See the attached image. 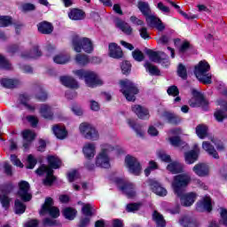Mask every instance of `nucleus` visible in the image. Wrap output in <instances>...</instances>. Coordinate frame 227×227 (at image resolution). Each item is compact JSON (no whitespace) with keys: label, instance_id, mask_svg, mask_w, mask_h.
I'll list each match as a JSON object with an SVG mask.
<instances>
[{"label":"nucleus","instance_id":"nucleus-46","mask_svg":"<svg viewBox=\"0 0 227 227\" xmlns=\"http://www.w3.org/2000/svg\"><path fill=\"white\" fill-rule=\"evenodd\" d=\"M15 214H24L26 212V205L22 201L16 200L14 204Z\"/></svg>","mask_w":227,"mask_h":227},{"label":"nucleus","instance_id":"nucleus-43","mask_svg":"<svg viewBox=\"0 0 227 227\" xmlns=\"http://www.w3.org/2000/svg\"><path fill=\"white\" fill-rule=\"evenodd\" d=\"M13 24V19L11 16H1L0 17V27H8Z\"/></svg>","mask_w":227,"mask_h":227},{"label":"nucleus","instance_id":"nucleus-18","mask_svg":"<svg viewBox=\"0 0 227 227\" xmlns=\"http://www.w3.org/2000/svg\"><path fill=\"white\" fill-rule=\"evenodd\" d=\"M131 111L137 114L140 120H148L150 118V113L148 109L141 106L140 105H134L131 106Z\"/></svg>","mask_w":227,"mask_h":227},{"label":"nucleus","instance_id":"nucleus-13","mask_svg":"<svg viewBox=\"0 0 227 227\" xmlns=\"http://www.w3.org/2000/svg\"><path fill=\"white\" fill-rule=\"evenodd\" d=\"M18 196L21 198L22 201H31L33 195H31V186L29 185V183H27V181H20L18 184Z\"/></svg>","mask_w":227,"mask_h":227},{"label":"nucleus","instance_id":"nucleus-62","mask_svg":"<svg viewBox=\"0 0 227 227\" xmlns=\"http://www.w3.org/2000/svg\"><path fill=\"white\" fill-rule=\"evenodd\" d=\"M43 226H56L58 224V221L52 218H44L43 220Z\"/></svg>","mask_w":227,"mask_h":227},{"label":"nucleus","instance_id":"nucleus-55","mask_svg":"<svg viewBox=\"0 0 227 227\" xmlns=\"http://www.w3.org/2000/svg\"><path fill=\"white\" fill-rule=\"evenodd\" d=\"M170 145H172V146H182V145H184V142L180 139V137H172L168 138Z\"/></svg>","mask_w":227,"mask_h":227},{"label":"nucleus","instance_id":"nucleus-5","mask_svg":"<svg viewBox=\"0 0 227 227\" xmlns=\"http://www.w3.org/2000/svg\"><path fill=\"white\" fill-rule=\"evenodd\" d=\"M121 92L128 102L136 101V95L139 93V89L130 80H121L120 82Z\"/></svg>","mask_w":227,"mask_h":227},{"label":"nucleus","instance_id":"nucleus-17","mask_svg":"<svg viewBox=\"0 0 227 227\" xmlns=\"http://www.w3.org/2000/svg\"><path fill=\"white\" fill-rule=\"evenodd\" d=\"M177 198H180L181 205H183V207H191L194 204V201H196L198 194L196 192H188L184 194L183 192L181 196H177Z\"/></svg>","mask_w":227,"mask_h":227},{"label":"nucleus","instance_id":"nucleus-30","mask_svg":"<svg viewBox=\"0 0 227 227\" xmlns=\"http://www.w3.org/2000/svg\"><path fill=\"white\" fill-rule=\"evenodd\" d=\"M167 169L173 175H176L177 173H182L184 166L178 161H173L167 166Z\"/></svg>","mask_w":227,"mask_h":227},{"label":"nucleus","instance_id":"nucleus-23","mask_svg":"<svg viewBox=\"0 0 227 227\" xmlns=\"http://www.w3.org/2000/svg\"><path fill=\"white\" fill-rule=\"evenodd\" d=\"M127 123L130 129H132L138 137H145V129L141 124L136 122L134 119H128Z\"/></svg>","mask_w":227,"mask_h":227},{"label":"nucleus","instance_id":"nucleus-35","mask_svg":"<svg viewBox=\"0 0 227 227\" xmlns=\"http://www.w3.org/2000/svg\"><path fill=\"white\" fill-rule=\"evenodd\" d=\"M151 189H153V192L158 196H166V194H168V191L164 187H161L160 184L158 182H153Z\"/></svg>","mask_w":227,"mask_h":227},{"label":"nucleus","instance_id":"nucleus-4","mask_svg":"<svg viewBox=\"0 0 227 227\" xmlns=\"http://www.w3.org/2000/svg\"><path fill=\"white\" fill-rule=\"evenodd\" d=\"M114 150V146L109 144H104L101 145V152L96 157L97 168H104L109 169L111 168V158H109V153Z\"/></svg>","mask_w":227,"mask_h":227},{"label":"nucleus","instance_id":"nucleus-64","mask_svg":"<svg viewBox=\"0 0 227 227\" xmlns=\"http://www.w3.org/2000/svg\"><path fill=\"white\" fill-rule=\"evenodd\" d=\"M215 117L217 121H223V120L226 118V114H224V112L223 110H218L215 113Z\"/></svg>","mask_w":227,"mask_h":227},{"label":"nucleus","instance_id":"nucleus-36","mask_svg":"<svg viewBox=\"0 0 227 227\" xmlns=\"http://www.w3.org/2000/svg\"><path fill=\"white\" fill-rule=\"evenodd\" d=\"M153 221L156 223L157 227H166V220H164V216L158 211H153Z\"/></svg>","mask_w":227,"mask_h":227},{"label":"nucleus","instance_id":"nucleus-56","mask_svg":"<svg viewBox=\"0 0 227 227\" xmlns=\"http://www.w3.org/2000/svg\"><path fill=\"white\" fill-rule=\"evenodd\" d=\"M132 56L135 61H143L145 59V55L143 54V51L139 50H135L132 51Z\"/></svg>","mask_w":227,"mask_h":227},{"label":"nucleus","instance_id":"nucleus-61","mask_svg":"<svg viewBox=\"0 0 227 227\" xmlns=\"http://www.w3.org/2000/svg\"><path fill=\"white\" fill-rule=\"evenodd\" d=\"M157 8H158V10H160V12H161L162 13H165L166 15H168V13H170V12H171L169 7L164 5V4H162V2L158 3Z\"/></svg>","mask_w":227,"mask_h":227},{"label":"nucleus","instance_id":"nucleus-27","mask_svg":"<svg viewBox=\"0 0 227 227\" xmlns=\"http://www.w3.org/2000/svg\"><path fill=\"white\" fill-rule=\"evenodd\" d=\"M39 113L43 118H45L46 120H52L53 113H52V107L49 105L43 104L41 105Z\"/></svg>","mask_w":227,"mask_h":227},{"label":"nucleus","instance_id":"nucleus-16","mask_svg":"<svg viewBox=\"0 0 227 227\" xmlns=\"http://www.w3.org/2000/svg\"><path fill=\"white\" fill-rule=\"evenodd\" d=\"M145 20H146L147 26H149V27H156V29H158V31H164V29L166 27H164V24H162V21L160 20V19L157 18V16H155L152 13L145 16Z\"/></svg>","mask_w":227,"mask_h":227},{"label":"nucleus","instance_id":"nucleus-8","mask_svg":"<svg viewBox=\"0 0 227 227\" xmlns=\"http://www.w3.org/2000/svg\"><path fill=\"white\" fill-rule=\"evenodd\" d=\"M80 134L85 138L90 141L98 140V131L93 125L89 122H82L79 126Z\"/></svg>","mask_w":227,"mask_h":227},{"label":"nucleus","instance_id":"nucleus-42","mask_svg":"<svg viewBox=\"0 0 227 227\" xmlns=\"http://www.w3.org/2000/svg\"><path fill=\"white\" fill-rule=\"evenodd\" d=\"M63 215H64V217H66V219H69V221H73V219H75V215H77V210L72 207H67L64 209Z\"/></svg>","mask_w":227,"mask_h":227},{"label":"nucleus","instance_id":"nucleus-59","mask_svg":"<svg viewBox=\"0 0 227 227\" xmlns=\"http://www.w3.org/2000/svg\"><path fill=\"white\" fill-rule=\"evenodd\" d=\"M132 65L129 61H123L121 65V68L122 70V74H130V68Z\"/></svg>","mask_w":227,"mask_h":227},{"label":"nucleus","instance_id":"nucleus-49","mask_svg":"<svg viewBox=\"0 0 227 227\" xmlns=\"http://www.w3.org/2000/svg\"><path fill=\"white\" fill-rule=\"evenodd\" d=\"M20 101L21 102V104H23V106L27 107V109H29L30 111H35V106H30V105L27 104V102L29 101V96L20 95Z\"/></svg>","mask_w":227,"mask_h":227},{"label":"nucleus","instance_id":"nucleus-7","mask_svg":"<svg viewBox=\"0 0 227 227\" xmlns=\"http://www.w3.org/2000/svg\"><path fill=\"white\" fill-rule=\"evenodd\" d=\"M191 184V175L189 174H181L174 176L172 182V188L174 189L175 194L176 196H182L184 189Z\"/></svg>","mask_w":227,"mask_h":227},{"label":"nucleus","instance_id":"nucleus-22","mask_svg":"<svg viewBox=\"0 0 227 227\" xmlns=\"http://www.w3.org/2000/svg\"><path fill=\"white\" fill-rule=\"evenodd\" d=\"M83 155L86 159H93L97 153V146L93 143H86L82 148Z\"/></svg>","mask_w":227,"mask_h":227},{"label":"nucleus","instance_id":"nucleus-29","mask_svg":"<svg viewBox=\"0 0 227 227\" xmlns=\"http://www.w3.org/2000/svg\"><path fill=\"white\" fill-rule=\"evenodd\" d=\"M179 224L184 227H198V221L191 216H183L179 220Z\"/></svg>","mask_w":227,"mask_h":227},{"label":"nucleus","instance_id":"nucleus-3","mask_svg":"<svg viewBox=\"0 0 227 227\" xmlns=\"http://www.w3.org/2000/svg\"><path fill=\"white\" fill-rule=\"evenodd\" d=\"M210 72V64L206 60H201L195 66L194 74L202 84H212V74Z\"/></svg>","mask_w":227,"mask_h":227},{"label":"nucleus","instance_id":"nucleus-14","mask_svg":"<svg viewBox=\"0 0 227 227\" xmlns=\"http://www.w3.org/2000/svg\"><path fill=\"white\" fill-rule=\"evenodd\" d=\"M125 164L132 175H140L141 174V164L136 157L126 156Z\"/></svg>","mask_w":227,"mask_h":227},{"label":"nucleus","instance_id":"nucleus-37","mask_svg":"<svg viewBox=\"0 0 227 227\" xmlns=\"http://www.w3.org/2000/svg\"><path fill=\"white\" fill-rule=\"evenodd\" d=\"M184 159L186 164H194L196 160H198V152L192 150L188 153H185Z\"/></svg>","mask_w":227,"mask_h":227},{"label":"nucleus","instance_id":"nucleus-48","mask_svg":"<svg viewBox=\"0 0 227 227\" xmlns=\"http://www.w3.org/2000/svg\"><path fill=\"white\" fill-rule=\"evenodd\" d=\"M14 186L12 184H7L0 186V192L1 194L8 195L12 191H13Z\"/></svg>","mask_w":227,"mask_h":227},{"label":"nucleus","instance_id":"nucleus-12","mask_svg":"<svg viewBox=\"0 0 227 227\" xmlns=\"http://www.w3.org/2000/svg\"><path fill=\"white\" fill-rule=\"evenodd\" d=\"M119 189L128 196V198H134L136 196V186L134 184L126 181L122 178H117L115 180Z\"/></svg>","mask_w":227,"mask_h":227},{"label":"nucleus","instance_id":"nucleus-53","mask_svg":"<svg viewBox=\"0 0 227 227\" xmlns=\"http://www.w3.org/2000/svg\"><path fill=\"white\" fill-rule=\"evenodd\" d=\"M27 169H33L36 166L37 160L35 159V156L33 154H29L27 159Z\"/></svg>","mask_w":227,"mask_h":227},{"label":"nucleus","instance_id":"nucleus-52","mask_svg":"<svg viewBox=\"0 0 227 227\" xmlns=\"http://www.w3.org/2000/svg\"><path fill=\"white\" fill-rule=\"evenodd\" d=\"M93 207L90 204H84L82 212L83 215H86V217H91L93 215V212L91 211Z\"/></svg>","mask_w":227,"mask_h":227},{"label":"nucleus","instance_id":"nucleus-54","mask_svg":"<svg viewBox=\"0 0 227 227\" xmlns=\"http://www.w3.org/2000/svg\"><path fill=\"white\" fill-rule=\"evenodd\" d=\"M141 208V203H129L126 206L127 212H137Z\"/></svg>","mask_w":227,"mask_h":227},{"label":"nucleus","instance_id":"nucleus-58","mask_svg":"<svg viewBox=\"0 0 227 227\" xmlns=\"http://www.w3.org/2000/svg\"><path fill=\"white\" fill-rule=\"evenodd\" d=\"M0 202L4 208H8L10 207V198L7 195L0 194Z\"/></svg>","mask_w":227,"mask_h":227},{"label":"nucleus","instance_id":"nucleus-39","mask_svg":"<svg viewBox=\"0 0 227 227\" xmlns=\"http://www.w3.org/2000/svg\"><path fill=\"white\" fill-rule=\"evenodd\" d=\"M196 134L200 139H205L208 136V128L203 124H200L196 128Z\"/></svg>","mask_w":227,"mask_h":227},{"label":"nucleus","instance_id":"nucleus-47","mask_svg":"<svg viewBox=\"0 0 227 227\" xmlns=\"http://www.w3.org/2000/svg\"><path fill=\"white\" fill-rule=\"evenodd\" d=\"M0 68L4 70H12V64L3 55L0 54Z\"/></svg>","mask_w":227,"mask_h":227},{"label":"nucleus","instance_id":"nucleus-15","mask_svg":"<svg viewBox=\"0 0 227 227\" xmlns=\"http://www.w3.org/2000/svg\"><path fill=\"white\" fill-rule=\"evenodd\" d=\"M192 95L193 98H192L189 101L191 107H200V106L206 107V106H208V101H207V99H205V98H203L200 92L193 90Z\"/></svg>","mask_w":227,"mask_h":227},{"label":"nucleus","instance_id":"nucleus-9","mask_svg":"<svg viewBox=\"0 0 227 227\" xmlns=\"http://www.w3.org/2000/svg\"><path fill=\"white\" fill-rule=\"evenodd\" d=\"M214 145L215 146H216L217 150H224V145H223V143L215 138H211V142L204 141L202 143V148L205 150V152H207V153H208V155H210L214 159H219V154L217 153V151H215Z\"/></svg>","mask_w":227,"mask_h":227},{"label":"nucleus","instance_id":"nucleus-19","mask_svg":"<svg viewBox=\"0 0 227 227\" xmlns=\"http://www.w3.org/2000/svg\"><path fill=\"white\" fill-rule=\"evenodd\" d=\"M197 210L199 212H211L212 211V200L210 197H206L197 203Z\"/></svg>","mask_w":227,"mask_h":227},{"label":"nucleus","instance_id":"nucleus-57","mask_svg":"<svg viewBox=\"0 0 227 227\" xmlns=\"http://www.w3.org/2000/svg\"><path fill=\"white\" fill-rule=\"evenodd\" d=\"M167 93L172 97H178V95H180L178 87H176L175 85L168 87V89L167 90Z\"/></svg>","mask_w":227,"mask_h":227},{"label":"nucleus","instance_id":"nucleus-26","mask_svg":"<svg viewBox=\"0 0 227 227\" xmlns=\"http://www.w3.org/2000/svg\"><path fill=\"white\" fill-rule=\"evenodd\" d=\"M39 33H42L43 35H51L52 31H54V27H52V24L43 21L37 25Z\"/></svg>","mask_w":227,"mask_h":227},{"label":"nucleus","instance_id":"nucleus-21","mask_svg":"<svg viewBox=\"0 0 227 227\" xmlns=\"http://www.w3.org/2000/svg\"><path fill=\"white\" fill-rule=\"evenodd\" d=\"M109 49V56L110 58H114L115 59H120V58L123 57V51L121 48L118 46L115 43H111L108 46Z\"/></svg>","mask_w":227,"mask_h":227},{"label":"nucleus","instance_id":"nucleus-24","mask_svg":"<svg viewBox=\"0 0 227 227\" xmlns=\"http://www.w3.org/2000/svg\"><path fill=\"white\" fill-rule=\"evenodd\" d=\"M192 169L198 176H208V173H210L208 165L205 163H198L193 167Z\"/></svg>","mask_w":227,"mask_h":227},{"label":"nucleus","instance_id":"nucleus-50","mask_svg":"<svg viewBox=\"0 0 227 227\" xmlns=\"http://www.w3.org/2000/svg\"><path fill=\"white\" fill-rule=\"evenodd\" d=\"M220 224H223V226L227 227V209L226 208H221L220 209Z\"/></svg>","mask_w":227,"mask_h":227},{"label":"nucleus","instance_id":"nucleus-45","mask_svg":"<svg viewBox=\"0 0 227 227\" xmlns=\"http://www.w3.org/2000/svg\"><path fill=\"white\" fill-rule=\"evenodd\" d=\"M0 83L4 86V88H15V86L19 84V82L12 79H2Z\"/></svg>","mask_w":227,"mask_h":227},{"label":"nucleus","instance_id":"nucleus-32","mask_svg":"<svg viewBox=\"0 0 227 227\" xmlns=\"http://www.w3.org/2000/svg\"><path fill=\"white\" fill-rule=\"evenodd\" d=\"M42 56V51L38 50V46L34 47V49L29 52H24L21 54V58L23 59H35L36 58H40Z\"/></svg>","mask_w":227,"mask_h":227},{"label":"nucleus","instance_id":"nucleus-44","mask_svg":"<svg viewBox=\"0 0 227 227\" xmlns=\"http://www.w3.org/2000/svg\"><path fill=\"white\" fill-rule=\"evenodd\" d=\"M75 61L78 65H81L82 67H84L90 63V59L87 55L82 54H77L75 57Z\"/></svg>","mask_w":227,"mask_h":227},{"label":"nucleus","instance_id":"nucleus-28","mask_svg":"<svg viewBox=\"0 0 227 227\" xmlns=\"http://www.w3.org/2000/svg\"><path fill=\"white\" fill-rule=\"evenodd\" d=\"M68 17L71 20H82L86 15L82 10L74 8L70 10Z\"/></svg>","mask_w":227,"mask_h":227},{"label":"nucleus","instance_id":"nucleus-51","mask_svg":"<svg viewBox=\"0 0 227 227\" xmlns=\"http://www.w3.org/2000/svg\"><path fill=\"white\" fill-rule=\"evenodd\" d=\"M177 75L181 77V79H187V69L185 66L183 64H179L177 67Z\"/></svg>","mask_w":227,"mask_h":227},{"label":"nucleus","instance_id":"nucleus-40","mask_svg":"<svg viewBox=\"0 0 227 227\" xmlns=\"http://www.w3.org/2000/svg\"><path fill=\"white\" fill-rule=\"evenodd\" d=\"M117 27H120L122 33H125V35H132V27L128 23H125V21L119 20L116 23Z\"/></svg>","mask_w":227,"mask_h":227},{"label":"nucleus","instance_id":"nucleus-11","mask_svg":"<svg viewBox=\"0 0 227 227\" xmlns=\"http://www.w3.org/2000/svg\"><path fill=\"white\" fill-rule=\"evenodd\" d=\"M45 214H49V215H51V217L53 219L59 217V209L54 207V201L52 200V198H47L40 210L41 215H45Z\"/></svg>","mask_w":227,"mask_h":227},{"label":"nucleus","instance_id":"nucleus-25","mask_svg":"<svg viewBox=\"0 0 227 227\" xmlns=\"http://www.w3.org/2000/svg\"><path fill=\"white\" fill-rule=\"evenodd\" d=\"M60 82L67 88H71L72 90L79 88V83H77V81L70 76L60 77Z\"/></svg>","mask_w":227,"mask_h":227},{"label":"nucleus","instance_id":"nucleus-34","mask_svg":"<svg viewBox=\"0 0 227 227\" xmlns=\"http://www.w3.org/2000/svg\"><path fill=\"white\" fill-rule=\"evenodd\" d=\"M163 116L168 120V123H171L172 125H178V123L182 121L178 115L170 112H164Z\"/></svg>","mask_w":227,"mask_h":227},{"label":"nucleus","instance_id":"nucleus-63","mask_svg":"<svg viewBox=\"0 0 227 227\" xmlns=\"http://www.w3.org/2000/svg\"><path fill=\"white\" fill-rule=\"evenodd\" d=\"M36 98H38V100H41V102H44V100L47 98V92H45V90H40L37 93H36Z\"/></svg>","mask_w":227,"mask_h":227},{"label":"nucleus","instance_id":"nucleus-41","mask_svg":"<svg viewBox=\"0 0 227 227\" xmlns=\"http://www.w3.org/2000/svg\"><path fill=\"white\" fill-rule=\"evenodd\" d=\"M145 68L146 70H148V72H149V74H151V75H160V71L159 70V68L156 66L150 63L149 61L145 62Z\"/></svg>","mask_w":227,"mask_h":227},{"label":"nucleus","instance_id":"nucleus-33","mask_svg":"<svg viewBox=\"0 0 227 227\" xmlns=\"http://www.w3.org/2000/svg\"><path fill=\"white\" fill-rule=\"evenodd\" d=\"M137 6L145 17H147L152 13V9L150 8V4H148V2L139 1Z\"/></svg>","mask_w":227,"mask_h":227},{"label":"nucleus","instance_id":"nucleus-20","mask_svg":"<svg viewBox=\"0 0 227 227\" xmlns=\"http://www.w3.org/2000/svg\"><path fill=\"white\" fill-rule=\"evenodd\" d=\"M22 137L24 139L23 147L25 148V150H27V148L31 146V142H33L35 140V137H36V135L30 129H25L22 132Z\"/></svg>","mask_w":227,"mask_h":227},{"label":"nucleus","instance_id":"nucleus-1","mask_svg":"<svg viewBox=\"0 0 227 227\" xmlns=\"http://www.w3.org/2000/svg\"><path fill=\"white\" fill-rule=\"evenodd\" d=\"M48 163L50 167L47 165H42L35 170V173L39 175V176L46 175V177L43 180V184L52 185L54 180H56V177L54 176V170L52 169H58L59 168H60L61 160L58 157L49 156Z\"/></svg>","mask_w":227,"mask_h":227},{"label":"nucleus","instance_id":"nucleus-38","mask_svg":"<svg viewBox=\"0 0 227 227\" xmlns=\"http://www.w3.org/2000/svg\"><path fill=\"white\" fill-rule=\"evenodd\" d=\"M54 63L57 65H67L70 61V56L68 54L60 53L53 58Z\"/></svg>","mask_w":227,"mask_h":227},{"label":"nucleus","instance_id":"nucleus-6","mask_svg":"<svg viewBox=\"0 0 227 227\" xmlns=\"http://www.w3.org/2000/svg\"><path fill=\"white\" fill-rule=\"evenodd\" d=\"M73 49L75 52L84 51L87 54H91V52H93V43L91 39L88 37H79V35H75L73 37Z\"/></svg>","mask_w":227,"mask_h":227},{"label":"nucleus","instance_id":"nucleus-2","mask_svg":"<svg viewBox=\"0 0 227 227\" xmlns=\"http://www.w3.org/2000/svg\"><path fill=\"white\" fill-rule=\"evenodd\" d=\"M74 74L79 79H85V84L89 88H97V86H102L104 84V81L93 71L80 69L74 71Z\"/></svg>","mask_w":227,"mask_h":227},{"label":"nucleus","instance_id":"nucleus-60","mask_svg":"<svg viewBox=\"0 0 227 227\" xmlns=\"http://www.w3.org/2000/svg\"><path fill=\"white\" fill-rule=\"evenodd\" d=\"M158 157L159 159H160L163 162H171V156H169L168 154H167L165 152L163 151H160L158 153Z\"/></svg>","mask_w":227,"mask_h":227},{"label":"nucleus","instance_id":"nucleus-31","mask_svg":"<svg viewBox=\"0 0 227 227\" xmlns=\"http://www.w3.org/2000/svg\"><path fill=\"white\" fill-rule=\"evenodd\" d=\"M53 133L58 139H65L67 136V129L64 126L55 125L52 128Z\"/></svg>","mask_w":227,"mask_h":227},{"label":"nucleus","instance_id":"nucleus-10","mask_svg":"<svg viewBox=\"0 0 227 227\" xmlns=\"http://www.w3.org/2000/svg\"><path fill=\"white\" fill-rule=\"evenodd\" d=\"M145 54H147L149 59L153 63H160L162 67H169V59H168V55L163 51L146 50Z\"/></svg>","mask_w":227,"mask_h":227}]
</instances>
